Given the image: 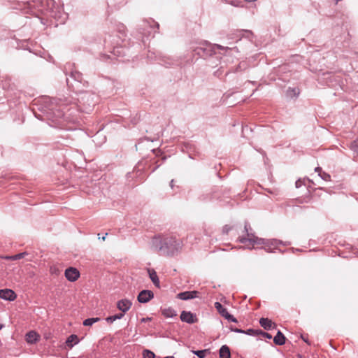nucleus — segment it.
<instances>
[{
  "instance_id": "nucleus-24",
  "label": "nucleus",
  "mask_w": 358,
  "mask_h": 358,
  "mask_svg": "<svg viewBox=\"0 0 358 358\" xmlns=\"http://www.w3.org/2000/svg\"><path fill=\"white\" fill-rule=\"evenodd\" d=\"M220 358H231V351L227 345H223L220 350Z\"/></svg>"
},
{
  "instance_id": "nucleus-28",
  "label": "nucleus",
  "mask_w": 358,
  "mask_h": 358,
  "mask_svg": "<svg viewBox=\"0 0 358 358\" xmlns=\"http://www.w3.org/2000/svg\"><path fill=\"white\" fill-rule=\"evenodd\" d=\"M72 141V139H71L69 136H61V139L57 141V143L64 146H71Z\"/></svg>"
},
{
  "instance_id": "nucleus-1",
  "label": "nucleus",
  "mask_w": 358,
  "mask_h": 358,
  "mask_svg": "<svg viewBox=\"0 0 358 358\" xmlns=\"http://www.w3.org/2000/svg\"><path fill=\"white\" fill-rule=\"evenodd\" d=\"M78 97L76 103H72L69 97L50 98L42 96L34 99V106L37 107L43 114H37L33 108L35 117L39 120H46L51 127L66 129V122H74L77 118L75 112L90 113L96 103L97 96L95 94L85 91L77 93Z\"/></svg>"
},
{
  "instance_id": "nucleus-26",
  "label": "nucleus",
  "mask_w": 358,
  "mask_h": 358,
  "mask_svg": "<svg viewBox=\"0 0 358 358\" xmlns=\"http://www.w3.org/2000/svg\"><path fill=\"white\" fill-rule=\"evenodd\" d=\"M243 33H247L248 34H251V32L248 30H237L231 34V35H233V36H231L230 38L236 39V41H238L241 39V36L243 35Z\"/></svg>"
},
{
  "instance_id": "nucleus-21",
  "label": "nucleus",
  "mask_w": 358,
  "mask_h": 358,
  "mask_svg": "<svg viewBox=\"0 0 358 358\" xmlns=\"http://www.w3.org/2000/svg\"><path fill=\"white\" fill-rule=\"evenodd\" d=\"M278 245H271V243L265 245L264 247H262L261 249H264L266 252L273 253L275 252V250H278L280 253H284L285 250H282L281 249L278 248Z\"/></svg>"
},
{
  "instance_id": "nucleus-29",
  "label": "nucleus",
  "mask_w": 358,
  "mask_h": 358,
  "mask_svg": "<svg viewBox=\"0 0 358 358\" xmlns=\"http://www.w3.org/2000/svg\"><path fill=\"white\" fill-rule=\"evenodd\" d=\"M192 352L199 358H204L207 354L210 353V349H205L201 350H192Z\"/></svg>"
},
{
  "instance_id": "nucleus-19",
  "label": "nucleus",
  "mask_w": 358,
  "mask_h": 358,
  "mask_svg": "<svg viewBox=\"0 0 358 358\" xmlns=\"http://www.w3.org/2000/svg\"><path fill=\"white\" fill-rule=\"evenodd\" d=\"M38 340V335L34 331H30L26 334V341L27 343L34 344Z\"/></svg>"
},
{
  "instance_id": "nucleus-25",
  "label": "nucleus",
  "mask_w": 358,
  "mask_h": 358,
  "mask_svg": "<svg viewBox=\"0 0 358 358\" xmlns=\"http://www.w3.org/2000/svg\"><path fill=\"white\" fill-rule=\"evenodd\" d=\"M162 313L165 317H167V318H172L177 315L176 311L171 308H167L162 309Z\"/></svg>"
},
{
  "instance_id": "nucleus-49",
  "label": "nucleus",
  "mask_w": 358,
  "mask_h": 358,
  "mask_svg": "<svg viewBox=\"0 0 358 358\" xmlns=\"http://www.w3.org/2000/svg\"><path fill=\"white\" fill-rule=\"evenodd\" d=\"M101 57H102V59H104V60L111 58L110 55H103Z\"/></svg>"
},
{
  "instance_id": "nucleus-30",
  "label": "nucleus",
  "mask_w": 358,
  "mask_h": 358,
  "mask_svg": "<svg viewBox=\"0 0 358 358\" xmlns=\"http://www.w3.org/2000/svg\"><path fill=\"white\" fill-rule=\"evenodd\" d=\"M124 317V313H117L113 315L108 316L106 318V320L108 323H113L114 321L117 320H120Z\"/></svg>"
},
{
  "instance_id": "nucleus-5",
  "label": "nucleus",
  "mask_w": 358,
  "mask_h": 358,
  "mask_svg": "<svg viewBox=\"0 0 358 358\" xmlns=\"http://www.w3.org/2000/svg\"><path fill=\"white\" fill-rule=\"evenodd\" d=\"M54 0H29L23 2V9L27 13L39 16L40 15L48 14L50 6H54Z\"/></svg>"
},
{
  "instance_id": "nucleus-33",
  "label": "nucleus",
  "mask_w": 358,
  "mask_h": 358,
  "mask_svg": "<svg viewBox=\"0 0 358 358\" xmlns=\"http://www.w3.org/2000/svg\"><path fill=\"white\" fill-rule=\"evenodd\" d=\"M259 329H248L245 330V333L243 334L249 336H256L259 335Z\"/></svg>"
},
{
  "instance_id": "nucleus-17",
  "label": "nucleus",
  "mask_w": 358,
  "mask_h": 358,
  "mask_svg": "<svg viewBox=\"0 0 358 358\" xmlns=\"http://www.w3.org/2000/svg\"><path fill=\"white\" fill-rule=\"evenodd\" d=\"M148 272L149 274V277L152 283L155 285V286H156L157 287H160V282L157 276V272L152 268H148Z\"/></svg>"
},
{
  "instance_id": "nucleus-34",
  "label": "nucleus",
  "mask_w": 358,
  "mask_h": 358,
  "mask_svg": "<svg viewBox=\"0 0 358 358\" xmlns=\"http://www.w3.org/2000/svg\"><path fill=\"white\" fill-rule=\"evenodd\" d=\"M143 358H155V355L153 352L149 350H144L143 352Z\"/></svg>"
},
{
  "instance_id": "nucleus-58",
  "label": "nucleus",
  "mask_w": 358,
  "mask_h": 358,
  "mask_svg": "<svg viewBox=\"0 0 358 358\" xmlns=\"http://www.w3.org/2000/svg\"><path fill=\"white\" fill-rule=\"evenodd\" d=\"M160 165H157L156 167H155L152 170V172H154Z\"/></svg>"
},
{
  "instance_id": "nucleus-20",
  "label": "nucleus",
  "mask_w": 358,
  "mask_h": 358,
  "mask_svg": "<svg viewBox=\"0 0 358 358\" xmlns=\"http://www.w3.org/2000/svg\"><path fill=\"white\" fill-rule=\"evenodd\" d=\"M286 338L284 334L278 330L273 338V343L277 345H282L285 343Z\"/></svg>"
},
{
  "instance_id": "nucleus-11",
  "label": "nucleus",
  "mask_w": 358,
  "mask_h": 358,
  "mask_svg": "<svg viewBox=\"0 0 358 358\" xmlns=\"http://www.w3.org/2000/svg\"><path fill=\"white\" fill-rule=\"evenodd\" d=\"M180 320L182 322L187 324H194L197 322L196 315L190 311H182L180 314Z\"/></svg>"
},
{
  "instance_id": "nucleus-35",
  "label": "nucleus",
  "mask_w": 358,
  "mask_h": 358,
  "mask_svg": "<svg viewBox=\"0 0 358 358\" xmlns=\"http://www.w3.org/2000/svg\"><path fill=\"white\" fill-rule=\"evenodd\" d=\"M26 255H27V253L26 252H21V253H18L15 255L11 256L10 257H8V259H13V260H18V259L23 258Z\"/></svg>"
},
{
  "instance_id": "nucleus-13",
  "label": "nucleus",
  "mask_w": 358,
  "mask_h": 358,
  "mask_svg": "<svg viewBox=\"0 0 358 358\" xmlns=\"http://www.w3.org/2000/svg\"><path fill=\"white\" fill-rule=\"evenodd\" d=\"M132 303L129 299H123L117 301L116 306L121 313H127L131 307Z\"/></svg>"
},
{
  "instance_id": "nucleus-51",
  "label": "nucleus",
  "mask_w": 358,
  "mask_h": 358,
  "mask_svg": "<svg viewBox=\"0 0 358 358\" xmlns=\"http://www.w3.org/2000/svg\"><path fill=\"white\" fill-rule=\"evenodd\" d=\"M170 187L171 189L174 188V180H171L170 182Z\"/></svg>"
},
{
  "instance_id": "nucleus-47",
  "label": "nucleus",
  "mask_w": 358,
  "mask_h": 358,
  "mask_svg": "<svg viewBox=\"0 0 358 358\" xmlns=\"http://www.w3.org/2000/svg\"><path fill=\"white\" fill-rule=\"evenodd\" d=\"M152 320L151 317H143L141 319V322L143 323L147 322L148 321H150Z\"/></svg>"
},
{
  "instance_id": "nucleus-64",
  "label": "nucleus",
  "mask_w": 358,
  "mask_h": 358,
  "mask_svg": "<svg viewBox=\"0 0 358 358\" xmlns=\"http://www.w3.org/2000/svg\"><path fill=\"white\" fill-rule=\"evenodd\" d=\"M341 0H336V2L338 3L339 1H341Z\"/></svg>"
},
{
  "instance_id": "nucleus-63",
  "label": "nucleus",
  "mask_w": 358,
  "mask_h": 358,
  "mask_svg": "<svg viewBox=\"0 0 358 358\" xmlns=\"http://www.w3.org/2000/svg\"><path fill=\"white\" fill-rule=\"evenodd\" d=\"M152 151L153 152H155V151H156V150H155V149H152Z\"/></svg>"
},
{
  "instance_id": "nucleus-46",
  "label": "nucleus",
  "mask_w": 358,
  "mask_h": 358,
  "mask_svg": "<svg viewBox=\"0 0 358 358\" xmlns=\"http://www.w3.org/2000/svg\"><path fill=\"white\" fill-rule=\"evenodd\" d=\"M303 185V182L301 180L299 179L298 180L296 181L295 182V185H296V188H299L300 187H301Z\"/></svg>"
},
{
  "instance_id": "nucleus-4",
  "label": "nucleus",
  "mask_w": 358,
  "mask_h": 358,
  "mask_svg": "<svg viewBox=\"0 0 358 358\" xmlns=\"http://www.w3.org/2000/svg\"><path fill=\"white\" fill-rule=\"evenodd\" d=\"M72 64H67L64 66L68 87L76 93L82 92L88 86V83L83 78V74L76 69H72Z\"/></svg>"
},
{
  "instance_id": "nucleus-12",
  "label": "nucleus",
  "mask_w": 358,
  "mask_h": 358,
  "mask_svg": "<svg viewBox=\"0 0 358 358\" xmlns=\"http://www.w3.org/2000/svg\"><path fill=\"white\" fill-rule=\"evenodd\" d=\"M199 294V292L196 290L185 291V292L178 293L177 294V298L180 300L187 301V300L198 298Z\"/></svg>"
},
{
  "instance_id": "nucleus-16",
  "label": "nucleus",
  "mask_w": 358,
  "mask_h": 358,
  "mask_svg": "<svg viewBox=\"0 0 358 358\" xmlns=\"http://www.w3.org/2000/svg\"><path fill=\"white\" fill-rule=\"evenodd\" d=\"M156 60L159 64L166 67L171 66L173 64V60L166 56L159 55L156 56Z\"/></svg>"
},
{
  "instance_id": "nucleus-36",
  "label": "nucleus",
  "mask_w": 358,
  "mask_h": 358,
  "mask_svg": "<svg viewBox=\"0 0 358 358\" xmlns=\"http://www.w3.org/2000/svg\"><path fill=\"white\" fill-rule=\"evenodd\" d=\"M350 148L358 155V138L351 143Z\"/></svg>"
},
{
  "instance_id": "nucleus-8",
  "label": "nucleus",
  "mask_w": 358,
  "mask_h": 358,
  "mask_svg": "<svg viewBox=\"0 0 358 358\" xmlns=\"http://www.w3.org/2000/svg\"><path fill=\"white\" fill-rule=\"evenodd\" d=\"M48 14L56 19L60 24L64 23L68 18V13H65L63 8L56 5L55 3L54 6H50Z\"/></svg>"
},
{
  "instance_id": "nucleus-18",
  "label": "nucleus",
  "mask_w": 358,
  "mask_h": 358,
  "mask_svg": "<svg viewBox=\"0 0 358 358\" xmlns=\"http://www.w3.org/2000/svg\"><path fill=\"white\" fill-rule=\"evenodd\" d=\"M259 324H260L261 327H262L266 330H270V329L274 328L273 326H275V324L273 323V322L270 319L265 318V317L260 318Z\"/></svg>"
},
{
  "instance_id": "nucleus-32",
  "label": "nucleus",
  "mask_w": 358,
  "mask_h": 358,
  "mask_svg": "<svg viewBox=\"0 0 358 358\" xmlns=\"http://www.w3.org/2000/svg\"><path fill=\"white\" fill-rule=\"evenodd\" d=\"M99 320H100L99 317H90V318L85 319L83 321V325L84 326H92L95 322L99 321Z\"/></svg>"
},
{
  "instance_id": "nucleus-38",
  "label": "nucleus",
  "mask_w": 358,
  "mask_h": 358,
  "mask_svg": "<svg viewBox=\"0 0 358 358\" xmlns=\"http://www.w3.org/2000/svg\"><path fill=\"white\" fill-rule=\"evenodd\" d=\"M224 317L229 322H238L237 319L235 317H234V315L230 314L229 312L226 314V315Z\"/></svg>"
},
{
  "instance_id": "nucleus-43",
  "label": "nucleus",
  "mask_w": 358,
  "mask_h": 358,
  "mask_svg": "<svg viewBox=\"0 0 358 358\" xmlns=\"http://www.w3.org/2000/svg\"><path fill=\"white\" fill-rule=\"evenodd\" d=\"M232 229V227L229 225H224L222 228V233L224 234H228V233Z\"/></svg>"
},
{
  "instance_id": "nucleus-60",
  "label": "nucleus",
  "mask_w": 358,
  "mask_h": 358,
  "mask_svg": "<svg viewBox=\"0 0 358 358\" xmlns=\"http://www.w3.org/2000/svg\"><path fill=\"white\" fill-rule=\"evenodd\" d=\"M3 327V324L0 323V330Z\"/></svg>"
},
{
  "instance_id": "nucleus-27",
  "label": "nucleus",
  "mask_w": 358,
  "mask_h": 358,
  "mask_svg": "<svg viewBox=\"0 0 358 358\" xmlns=\"http://www.w3.org/2000/svg\"><path fill=\"white\" fill-rule=\"evenodd\" d=\"M215 308L217 311L224 317L226 314L228 313L227 308H224L223 306L220 302L215 303Z\"/></svg>"
},
{
  "instance_id": "nucleus-56",
  "label": "nucleus",
  "mask_w": 358,
  "mask_h": 358,
  "mask_svg": "<svg viewBox=\"0 0 358 358\" xmlns=\"http://www.w3.org/2000/svg\"><path fill=\"white\" fill-rule=\"evenodd\" d=\"M2 87L3 89H6V87H8V86H7V85L6 83H3L2 84Z\"/></svg>"
},
{
  "instance_id": "nucleus-50",
  "label": "nucleus",
  "mask_w": 358,
  "mask_h": 358,
  "mask_svg": "<svg viewBox=\"0 0 358 358\" xmlns=\"http://www.w3.org/2000/svg\"><path fill=\"white\" fill-rule=\"evenodd\" d=\"M249 129L248 126L243 127L242 132L244 134L246 131Z\"/></svg>"
},
{
  "instance_id": "nucleus-41",
  "label": "nucleus",
  "mask_w": 358,
  "mask_h": 358,
  "mask_svg": "<svg viewBox=\"0 0 358 358\" xmlns=\"http://www.w3.org/2000/svg\"><path fill=\"white\" fill-rule=\"evenodd\" d=\"M229 329L231 330V331L236 332V333H239V334L245 333V330H243L241 329H238V328L235 327H234L232 325H231L229 327Z\"/></svg>"
},
{
  "instance_id": "nucleus-39",
  "label": "nucleus",
  "mask_w": 358,
  "mask_h": 358,
  "mask_svg": "<svg viewBox=\"0 0 358 358\" xmlns=\"http://www.w3.org/2000/svg\"><path fill=\"white\" fill-rule=\"evenodd\" d=\"M224 66H221L220 69H218L216 71L214 72V75L215 76L217 77V78H220L222 74L224 73Z\"/></svg>"
},
{
  "instance_id": "nucleus-14",
  "label": "nucleus",
  "mask_w": 358,
  "mask_h": 358,
  "mask_svg": "<svg viewBox=\"0 0 358 358\" xmlns=\"http://www.w3.org/2000/svg\"><path fill=\"white\" fill-rule=\"evenodd\" d=\"M16 297L17 294L10 289H0V298L3 300L13 301L16 299Z\"/></svg>"
},
{
  "instance_id": "nucleus-53",
  "label": "nucleus",
  "mask_w": 358,
  "mask_h": 358,
  "mask_svg": "<svg viewBox=\"0 0 358 358\" xmlns=\"http://www.w3.org/2000/svg\"><path fill=\"white\" fill-rule=\"evenodd\" d=\"M107 235H108V234L106 233L103 236H102L101 238L99 237V239L101 238L102 241H105L106 237Z\"/></svg>"
},
{
  "instance_id": "nucleus-9",
  "label": "nucleus",
  "mask_w": 358,
  "mask_h": 358,
  "mask_svg": "<svg viewBox=\"0 0 358 358\" xmlns=\"http://www.w3.org/2000/svg\"><path fill=\"white\" fill-rule=\"evenodd\" d=\"M153 298L154 293L152 291L149 289L141 290L137 296V300L141 303H146Z\"/></svg>"
},
{
  "instance_id": "nucleus-23",
  "label": "nucleus",
  "mask_w": 358,
  "mask_h": 358,
  "mask_svg": "<svg viewBox=\"0 0 358 358\" xmlns=\"http://www.w3.org/2000/svg\"><path fill=\"white\" fill-rule=\"evenodd\" d=\"M300 94V90L298 87H288L286 90V96L289 98H296Z\"/></svg>"
},
{
  "instance_id": "nucleus-54",
  "label": "nucleus",
  "mask_w": 358,
  "mask_h": 358,
  "mask_svg": "<svg viewBox=\"0 0 358 358\" xmlns=\"http://www.w3.org/2000/svg\"><path fill=\"white\" fill-rule=\"evenodd\" d=\"M154 54H155L154 52H150V53H149V55H148V57L149 58L152 59V55H154Z\"/></svg>"
},
{
  "instance_id": "nucleus-2",
  "label": "nucleus",
  "mask_w": 358,
  "mask_h": 358,
  "mask_svg": "<svg viewBox=\"0 0 358 358\" xmlns=\"http://www.w3.org/2000/svg\"><path fill=\"white\" fill-rule=\"evenodd\" d=\"M182 242L173 236H155L151 241V248L161 255L172 257L182 248Z\"/></svg>"
},
{
  "instance_id": "nucleus-62",
  "label": "nucleus",
  "mask_w": 358,
  "mask_h": 358,
  "mask_svg": "<svg viewBox=\"0 0 358 358\" xmlns=\"http://www.w3.org/2000/svg\"><path fill=\"white\" fill-rule=\"evenodd\" d=\"M166 157H162V161L164 162L166 160Z\"/></svg>"
},
{
  "instance_id": "nucleus-3",
  "label": "nucleus",
  "mask_w": 358,
  "mask_h": 358,
  "mask_svg": "<svg viewBox=\"0 0 358 358\" xmlns=\"http://www.w3.org/2000/svg\"><path fill=\"white\" fill-rule=\"evenodd\" d=\"M192 49L194 54L203 59H207L208 57H210L214 55L216 56L217 58H219L222 53L217 52V50L224 51L223 55L224 56H227L228 52L232 50H237L236 47L229 48L218 44H212L208 41L201 42L198 46L192 47Z\"/></svg>"
},
{
  "instance_id": "nucleus-40",
  "label": "nucleus",
  "mask_w": 358,
  "mask_h": 358,
  "mask_svg": "<svg viewBox=\"0 0 358 358\" xmlns=\"http://www.w3.org/2000/svg\"><path fill=\"white\" fill-rule=\"evenodd\" d=\"M144 141H153L152 140H150L148 138H144L143 139H140L138 141V142L137 143H136L135 145V147H136V150H138V148L141 146V145L143 143Z\"/></svg>"
},
{
  "instance_id": "nucleus-10",
  "label": "nucleus",
  "mask_w": 358,
  "mask_h": 358,
  "mask_svg": "<svg viewBox=\"0 0 358 358\" xmlns=\"http://www.w3.org/2000/svg\"><path fill=\"white\" fill-rule=\"evenodd\" d=\"M64 275L69 281L75 282L80 277V272L74 267H69L65 270Z\"/></svg>"
},
{
  "instance_id": "nucleus-6",
  "label": "nucleus",
  "mask_w": 358,
  "mask_h": 358,
  "mask_svg": "<svg viewBox=\"0 0 358 358\" xmlns=\"http://www.w3.org/2000/svg\"><path fill=\"white\" fill-rule=\"evenodd\" d=\"M159 28V24L153 19H145L142 22L141 34H142V41L145 43V38L154 37Z\"/></svg>"
},
{
  "instance_id": "nucleus-48",
  "label": "nucleus",
  "mask_w": 358,
  "mask_h": 358,
  "mask_svg": "<svg viewBox=\"0 0 358 358\" xmlns=\"http://www.w3.org/2000/svg\"><path fill=\"white\" fill-rule=\"evenodd\" d=\"M315 172H317V173H318V174H319L320 173H322L323 171H322V168H321V167H319V166H318V167H316V168L315 169Z\"/></svg>"
},
{
  "instance_id": "nucleus-42",
  "label": "nucleus",
  "mask_w": 358,
  "mask_h": 358,
  "mask_svg": "<svg viewBox=\"0 0 358 358\" xmlns=\"http://www.w3.org/2000/svg\"><path fill=\"white\" fill-rule=\"evenodd\" d=\"M259 335H262L263 337L268 338V339L272 338V336L270 334L263 331L261 329L259 330Z\"/></svg>"
},
{
  "instance_id": "nucleus-37",
  "label": "nucleus",
  "mask_w": 358,
  "mask_h": 358,
  "mask_svg": "<svg viewBox=\"0 0 358 358\" xmlns=\"http://www.w3.org/2000/svg\"><path fill=\"white\" fill-rule=\"evenodd\" d=\"M319 176H320V178L325 181H329L330 178H331L330 175L324 171H322V173H320Z\"/></svg>"
},
{
  "instance_id": "nucleus-55",
  "label": "nucleus",
  "mask_w": 358,
  "mask_h": 358,
  "mask_svg": "<svg viewBox=\"0 0 358 358\" xmlns=\"http://www.w3.org/2000/svg\"><path fill=\"white\" fill-rule=\"evenodd\" d=\"M280 245H289V243H287V242H283V241H282V243H281Z\"/></svg>"
},
{
  "instance_id": "nucleus-57",
  "label": "nucleus",
  "mask_w": 358,
  "mask_h": 358,
  "mask_svg": "<svg viewBox=\"0 0 358 358\" xmlns=\"http://www.w3.org/2000/svg\"><path fill=\"white\" fill-rule=\"evenodd\" d=\"M302 339L303 340L304 342L308 343V339L305 338L303 336H301Z\"/></svg>"
},
{
  "instance_id": "nucleus-61",
  "label": "nucleus",
  "mask_w": 358,
  "mask_h": 358,
  "mask_svg": "<svg viewBox=\"0 0 358 358\" xmlns=\"http://www.w3.org/2000/svg\"><path fill=\"white\" fill-rule=\"evenodd\" d=\"M230 72H231V71H227L226 73H225V75H228Z\"/></svg>"
},
{
  "instance_id": "nucleus-44",
  "label": "nucleus",
  "mask_w": 358,
  "mask_h": 358,
  "mask_svg": "<svg viewBox=\"0 0 358 358\" xmlns=\"http://www.w3.org/2000/svg\"><path fill=\"white\" fill-rule=\"evenodd\" d=\"M118 31L120 32V34H121L122 36L124 35V31H125V27L124 24H120L119 25V27H118Z\"/></svg>"
},
{
  "instance_id": "nucleus-59",
  "label": "nucleus",
  "mask_w": 358,
  "mask_h": 358,
  "mask_svg": "<svg viewBox=\"0 0 358 358\" xmlns=\"http://www.w3.org/2000/svg\"><path fill=\"white\" fill-rule=\"evenodd\" d=\"M164 358H175L173 356H167V357H165Z\"/></svg>"
},
{
  "instance_id": "nucleus-52",
  "label": "nucleus",
  "mask_w": 358,
  "mask_h": 358,
  "mask_svg": "<svg viewBox=\"0 0 358 358\" xmlns=\"http://www.w3.org/2000/svg\"><path fill=\"white\" fill-rule=\"evenodd\" d=\"M241 69V64L233 71V72H238Z\"/></svg>"
},
{
  "instance_id": "nucleus-7",
  "label": "nucleus",
  "mask_w": 358,
  "mask_h": 358,
  "mask_svg": "<svg viewBox=\"0 0 358 358\" xmlns=\"http://www.w3.org/2000/svg\"><path fill=\"white\" fill-rule=\"evenodd\" d=\"M250 235H252V238H245L243 236L238 237V241L240 243H243V244L248 242L250 244H252V245L256 244V245H263L264 246L265 245H267V244H268L269 243H271V245H278V244L282 243V241L280 240H278V239H275V238L266 239V238H259V237L256 236L255 234H250Z\"/></svg>"
},
{
  "instance_id": "nucleus-31",
  "label": "nucleus",
  "mask_w": 358,
  "mask_h": 358,
  "mask_svg": "<svg viewBox=\"0 0 358 358\" xmlns=\"http://www.w3.org/2000/svg\"><path fill=\"white\" fill-rule=\"evenodd\" d=\"M244 231L245 232L246 234V236H245V238H252V235H250V234H255L248 222H245Z\"/></svg>"
},
{
  "instance_id": "nucleus-45",
  "label": "nucleus",
  "mask_w": 358,
  "mask_h": 358,
  "mask_svg": "<svg viewBox=\"0 0 358 358\" xmlns=\"http://www.w3.org/2000/svg\"><path fill=\"white\" fill-rule=\"evenodd\" d=\"M227 2L234 6H239V3H241V2H239L236 0H231V1H227Z\"/></svg>"
},
{
  "instance_id": "nucleus-22",
  "label": "nucleus",
  "mask_w": 358,
  "mask_h": 358,
  "mask_svg": "<svg viewBox=\"0 0 358 358\" xmlns=\"http://www.w3.org/2000/svg\"><path fill=\"white\" fill-rule=\"evenodd\" d=\"M78 342L79 339L78 336L76 334H71L67 338L66 345L69 348H72L74 345L78 343Z\"/></svg>"
},
{
  "instance_id": "nucleus-15",
  "label": "nucleus",
  "mask_w": 358,
  "mask_h": 358,
  "mask_svg": "<svg viewBox=\"0 0 358 358\" xmlns=\"http://www.w3.org/2000/svg\"><path fill=\"white\" fill-rule=\"evenodd\" d=\"M126 49L117 43V45L113 47V51L110 52L113 56L121 57L126 55Z\"/></svg>"
}]
</instances>
